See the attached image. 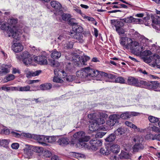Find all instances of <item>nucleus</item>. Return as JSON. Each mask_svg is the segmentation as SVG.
<instances>
[{
	"mask_svg": "<svg viewBox=\"0 0 160 160\" xmlns=\"http://www.w3.org/2000/svg\"><path fill=\"white\" fill-rule=\"evenodd\" d=\"M73 136L78 141V142L77 144V146L81 148H84L86 143L85 142H88L90 139L89 136H85V132L82 131L77 132L73 135Z\"/></svg>",
	"mask_w": 160,
	"mask_h": 160,
	"instance_id": "nucleus-1",
	"label": "nucleus"
},
{
	"mask_svg": "<svg viewBox=\"0 0 160 160\" xmlns=\"http://www.w3.org/2000/svg\"><path fill=\"white\" fill-rule=\"evenodd\" d=\"M54 72L56 76H58L60 78L63 79L64 82H71L75 79L74 76L72 75L68 76L64 70L60 69H55Z\"/></svg>",
	"mask_w": 160,
	"mask_h": 160,
	"instance_id": "nucleus-2",
	"label": "nucleus"
},
{
	"mask_svg": "<svg viewBox=\"0 0 160 160\" xmlns=\"http://www.w3.org/2000/svg\"><path fill=\"white\" fill-rule=\"evenodd\" d=\"M1 29L3 30H6L9 37H12L15 39L19 40L20 39V32L19 33L16 31L13 33V31L11 30V27L9 25L8 23H4L1 26Z\"/></svg>",
	"mask_w": 160,
	"mask_h": 160,
	"instance_id": "nucleus-3",
	"label": "nucleus"
},
{
	"mask_svg": "<svg viewBox=\"0 0 160 160\" xmlns=\"http://www.w3.org/2000/svg\"><path fill=\"white\" fill-rule=\"evenodd\" d=\"M90 146H89L87 143L84 146V148L88 149H92V150H97L99 147L102 145V141L101 140H98L94 138L90 140Z\"/></svg>",
	"mask_w": 160,
	"mask_h": 160,
	"instance_id": "nucleus-4",
	"label": "nucleus"
},
{
	"mask_svg": "<svg viewBox=\"0 0 160 160\" xmlns=\"http://www.w3.org/2000/svg\"><path fill=\"white\" fill-rule=\"evenodd\" d=\"M16 58L19 60L22 59L23 62L26 65L30 64L32 61V58L30 57V54L27 51H25L20 55L16 54Z\"/></svg>",
	"mask_w": 160,
	"mask_h": 160,
	"instance_id": "nucleus-5",
	"label": "nucleus"
},
{
	"mask_svg": "<svg viewBox=\"0 0 160 160\" xmlns=\"http://www.w3.org/2000/svg\"><path fill=\"white\" fill-rule=\"evenodd\" d=\"M90 67L84 68L76 72L77 76L82 78L90 80Z\"/></svg>",
	"mask_w": 160,
	"mask_h": 160,
	"instance_id": "nucleus-6",
	"label": "nucleus"
},
{
	"mask_svg": "<svg viewBox=\"0 0 160 160\" xmlns=\"http://www.w3.org/2000/svg\"><path fill=\"white\" fill-rule=\"evenodd\" d=\"M133 141L135 142V144L132 147V150L133 152H137L144 149V146L140 143V138L139 137H136L133 139Z\"/></svg>",
	"mask_w": 160,
	"mask_h": 160,
	"instance_id": "nucleus-7",
	"label": "nucleus"
},
{
	"mask_svg": "<svg viewBox=\"0 0 160 160\" xmlns=\"http://www.w3.org/2000/svg\"><path fill=\"white\" fill-rule=\"evenodd\" d=\"M90 59L89 57L83 55L81 58L79 56L75 57L73 59V62L78 66L80 65H86L87 61L89 60Z\"/></svg>",
	"mask_w": 160,
	"mask_h": 160,
	"instance_id": "nucleus-8",
	"label": "nucleus"
},
{
	"mask_svg": "<svg viewBox=\"0 0 160 160\" xmlns=\"http://www.w3.org/2000/svg\"><path fill=\"white\" fill-rule=\"evenodd\" d=\"M120 118V117L119 114H113L110 115L108 117V120L106 122V124L108 126H113L115 124L119 122L118 120Z\"/></svg>",
	"mask_w": 160,
	"mask_h": 160,
	"instance_id": "nucleus-9",
	"label": "nucleus"
},
{
	"mask_svg": "<svg viewBox=\"0 0 160 160\" xmlns=\"http://www.w3.org/2000/svg\"><path fill=\"white\" fill-rule=\"evenodd\" d=\"M90 80L92 77H95L97 80H102V72H103L100 71H99L90 68Z\"/></svg>",
	"mask_w": 160,
	"mask_h": 160,
	"instance_id": "nucleus-10",
	"label": "nucleus"
},
{
	"mask_svg": "<svg viewBox=\"0 0 160 160\" xmlns=\"http://www.w3.org/2000/svg\"><path fill=\"white\" fill-rule=\"evenodd\" d=\"M143 19L141 18H133L132 16H130L126 18L121 19L122 22L126 23H133L142 24L143 22Z\"/></svg>",
	"mask_w": 160,
	"mask_h": 160,
	"instance_id": "nucleus-11",
	"label": "nucleus"
},
{
	"mask_svg": "<svg viewBox=\"0 0 160 160\" xmlns=\"http://www.w3.org/2000/svg\"><path fill=\"white\" fill-rule=\"evenodd\" d=\"M50 4L52 7L54 9L55 14L56 15L62 14V11L61 10L62 5L59 2L56 1H53L51 2Z\"/></svg>",
	"mask_w": 160,
	"mask_h": 160,
	"instance_id": "nucleus-12",
	"label": "nucleus"
},
{
	"mask_svg": "<svg viewBox=\"0 0 160 160\" xmlns=\"http://www.w3.org/2000/svg\"><path fill=\"white\" fill-rule=\"evenodd\" d=\"M92 122L89 126V129L91 131H94L98 129V125L103 124L105 121L103 119L100 118L98 121Z\"/></svg>",
	"mask_w": 160,
	"mask_h": 160,
	"instance_id": "nucleus-13",
	"label": "nucleus"
},
{
	"mask_svg": "<svg viewBox=\"0 0 160 160\" xmlns=\"http://www.w3.org/2000/svg\"><path fill=\"white\" fill-rule=\"evenodd\" d=\"M17 19L12 18L9 19L8 22L10 27H11V30H12V31H13V33H15L16 31L18 33H19V32H20V37L22 33L21 30L20 29H17L15 26V24L17 22Z\"/></svg>",
	"mask_w": 160,
	"mask_h": 160,
	"instance_id": "nucleus-14",
	"label": "nucleus"
},
{
	"mask_svg": "<svg viewBox=\"0 0 160 160\" xmlns=\"http://www.w3.org/2000/svg\"><path fill=\"white\" fill-rule=\"evenodd\" d=\"M129 48L134 49L136 52H141L144 50L143 47L139 45V43L136 41H133L132 40V42L129 43Z\"/></svg>",
	"mask_w": 160,
	"mask_h": 160,
	"instance_id": "nucleus-15",
	"label": "nucleus"
},
{
	"mask_svg": "<svg viewBox=\"0 0 160 160\" xmlns=\"http://www.w3.org/2000/svg\"><path fill=\"white\" fill-rule=\"evenodd\" d=\"M131 42L132 39L127 37H121L119 40L120 44L126 49L129 48V44Z\"/></svg>",
	"mask_w": 160,
	"mask_h": 160,
	"instance_id": "nucleus-16",
	"label": "nucleus"
},
{
	"mask_svg": "<svg viewBox=\"0 0 160 160\" xmlns=\"http://www.w3.org/2000/svg\"><path fill=\"white\" fill-rule=\"evenodd\" d=\"M11 65L3 64L0 66V75H4L9 72Z\"/></svg>",
	"mask_w": 160,
	"mask_h": 160,
	"instance_id": "nucleus-17",
	"label": "nucleus"
},
{
	"mask_svg": "<svg viewBox=\"0 0 160 160\" xmlns=\"http://www.w3.org/2000/svg\"><path fill=\"white\" fill-rule=\"evenodd\" d=\"M69 35L73 38L77 40V42L80 43H82L84 42L83 39V36L80 33H74L72 32H70Z\"/></svg>",
	"mask_w": 160,
	"mask_h": 160,
	"instance_id": "nucleus-18",
	"label": "nucleus"
},
{
	"mask_svg": "<svg viewBox=\"0 0 160 160\" xmlns=\"http://www.w3.org/2000/svg\"><path fill=\"white\" fill-rule=\"evenodd\" d=\"M148 89H152L156 91H160V83L157 82H151L149 83Z\"/></svg>",
	"mask_w": 160,
	"mask_h": 160,
	"instance_id": "nucleus-19",
	"label": "nucleus"
},
{
	"mask_svg": "<svg viewBox=\"0 0 160 160\" xmlns=\"http://www.w3.org/2000/svg\"><path fill=\"white\" fill-rule=\"evenodd\" d=\"M12 49L14 52H19L23 50V46L20 43H14L12 46Z\"/></svg>",
	"mask_w": 160,
	"mask_h": 160,
	"instance_id": "nucleus-20",
	"label": "nucleus"
},
{
	"mask_svg": "<svg viewBox=\"0 0 160 160\" xmlns=\"http://www.w3.org/2000/svg\"><path fill=\"white\" fill-rule=\"evenodd\" d=\"M35 139L38 142L43 146H46L48 144L46 143L47 140L46 139L47 136L44 135H37L35 136Z\"/></svg>",
	"mask_w": 160,
	"mask_h": 160,
	"instance_id": "nucleus-21",
	"label": "nucleus"
},
{
	"mask_svg": "<svg viewBox=\"0 0 160 160\" xmlns=\"http://www.w3.org/2000/svg\"><path fill=\"white\" fill-rule=\"evenodd\" d=\"M35 61L40 64H47L48 62L47 58L44 56H40L36 57L34 58Z\"/></svg>",
	"mask_w": 160,
	"mask_h": 160,
	"instance_id": "nucleus-22",
	"label": "nucleus"
},
{
	"mask_svg": "<svg viewBox=\"0 0 160 160\" xmlns=\"http://www.w3.org/2000/svg\"><path fill=\"white\" fill-rule=\"evenodd\" d=\"M139 81L138 79L135 78L130 77L127 79V83L129 85H134L137 86H139L138 84Z\"/></svg>",
	"mask_w": 160,
	"mask_h": 160,
	"instance_id": "nucleus-23",
	"label": "nucleus"
},
{
	"mask_svg": "<svg viewBox=\"0 0 160 160\" xmlns=\"http://www.w3.org/2000/svg\"><path fill=\"white\" fill-rule=\"evenodd\" d=\"M88 118L92 120V122H98L100 118H98V112H93L88 115Z\"/></svg>",
	"mask_w": 160,
	"mask_h": 160,
	"instance_id": "nucleus-24",
	"label": "nucleus"
},
{
	"mask_svg": "<svg viewBox=\"0 0 160 160\" xmlns=\"http://www.w3.org/2000/svg\"><path fill=\"white\" fill-rule=\"evenodd\" d=\"M151 57L153 63L152 65L154 67H155L159 63L160 57L157 54H155Z\"/></svg>",
	"mask_w": 160,
	"mask_h": 160,
	"instance_id": "nucleus-25",
	"label": "nucleus"
},
{
	"mask_svg": "<svg viewBox=\"0 0 160 160\" xmlns=\"http://www.w3.org/2000/svg\"><path fill=\"white\" fill-rule=\"evenodd\" d=\"M83 31V28L81 26L78 25V23L75 24L72 27V32L74 33H82Z\"/></svg>",
	"mask_w": 160,
	"mask_h": 160,
	"instance_id": "nucleus-26",
	"label": "nucleus"
},
{
	"mask_svg": "<svg viewBox=\"0 0 160 160\" xmlns=\"http://www.w3.org/2000/svg\"><path fill=\"white\" fill-rule=\"evenodd\" d=\"M52 87V85L50 83H45L41 84L39 87L40 89L44 91L50 89Z\"/></svg>",
	"mask_w": 160,
	"mask_h": 160,
	"instance_id": "nucleus-27",
	"label": "nucleus"
},
{
	"mask_svg": "<svg viewBox=\"0 0 160 160\" xmlns=\"http://www.w3.org/2000/svg\"><path fill=\"white\" fill-rule=\"evenodd\" d=\"M61 55L60 52L57 51L56 50H54L51 53V57L54 59H57L60 58Z\"/></svg>",
	"mask_w": 160,
	"mask_h": 160,
	"instance_id": "nucleus-28",
	"label": "nucleus"
},
{
	"mask_svg": "<svg viewBox=\"0 0 160 160\" xmlns=\"http://www.w3.org/2000/svg\"><path fill=\"white\" fill-rule=\"evenodd\" d=\"M25 157L26 158H30L32 153V150L30 147H26L24 149Z\"/></svg>",
	"mask_w": 160,
	"mask_h": 160,
	"instance_id": "nucleus-29",
	"label": "nucleus"
},
{
	"mask_svg": "<svg viewBox=\"0 0 160 160\" xmlns=\"http://www.w3.org/2000/svg\"><path fill=\"white\" fill-rule=\"evenodd\" d=\"M74 42L67 41L63 43V46L65 49H72L73 48Z\"/></svg>",
	"mask_w": 160,
	"mask_h": 160,
	"instance_id": "nucleus-30",
	"label": "nucleus"
},
{
	"mask_svg": "<svg viewBox=\"0 0 160 160\" xmlns=\"http://www.w3.org/2000/svg\"><path fill=\"white\" fill-rule=\"evenodd\" d=\"M110 150L113 153H118L120 151V148L118 145H113L111 147Z\"/></svg>",
	"mask_w": 160,
	"mask_h": 160,
	"instance_id": "nucleus-31",
	"label": "nucleus"
},
{
	"mask_svg": "<svg viewBox=\"0 0 160 160\" xmlns=\"http://www.w3.org/2000/svg\"><path fill=\"white\" fill-rule=\"evenodd\" d=\"M69 140L67 138H61L59 139L58 142L60 145H67L69 143Z\"/></svg>",
	"mask_w": 160,
	"mask_h": 160,
	"instance_id": "nucleus-32",
	"label": "nucleus"
},
{
	"mask_svg": "<svg viewBox=\"0 0 160 160\" xmlns=\"http://www.w3.org/2000/svg\"><path fill=\"white\" fill-rule=\"evenodd\" d=\"M119 157L120 159H123L129 158L131 156L128 153L122 151L121 153L119 155Z\"/></svg>",
	"mask_w": 160,
	"mask_h": 160,
	"instance_id": "nucleus-33",
	"label": "nucleus"
},
{
	"mask_svg": "<svg viewBox=\"0 0 160 160\" xmlns=\"http://www.w3.org/2000/svg\"><path fill=\"white\" fill-rule=\"evenodd\" d=\"M116 135L114 133H111L105 139V140L107 142H112L116 138Z\"/></svg>",
	"mask_w": 160,
	"mask_h": 160,
	"instance_id": "nucleus-34",
	"label": "nucleus"
},
{
	"mask_svg": "<svg viewBox=\"0 0 160 160\" xmlns=\"http://www.w3.org/2000/svg\"><path fill=\"white\" fill-rule=\"evenodd\" d=\"M125 132L124 129L121 127L119 128L114 132V133L116 135L120 136L124 134Z\"/></svg>",
	"mask_w": 160,
	"mask_h": 160,
	"instance_id": "nucleus-35",
	"label": "nucleus"
},
{
	"mask_svg": "<svg viewBox=\"0 0 160 160\" xmlns=\"http://www.w3.org/2000/svg\"><path fill=\"white\" fill-rule=\"evenodd\" d=\"M42 72L41 70H37L36 71L33 72L31 71L29 72L27 74L28 76H35L38 75Z\"/></svg>",
	"mask_w": 160,
	"mask_h": 160,
	"instance_id": "nucleus-36",
	"label": "nucleus"
},
{
	"mask_svg": "<svg viewBox=\"0 0 160 160\" xmlns=\"http://www.w3.org/2000/svg\"><path fill=\"white\" fill-rule=\"evenodd\" d=\"M113 25L116 28L121 27H122L124 24L122 21L116 20L114 21Z\"/></svg>",
	"mask_w": 160,
	"mask_h": 160,
	"instance_id": "nucleus-37",
	"label": "nucleus"
},
{
	"mask_svg": "<svg viewBox=\"0 0 160 160\" xmlns=\"http://www.w3.org/2000/svg\"><path fill=\"white\" fill-rule=\"evenodd\" d=\"M119 116L120 118H121L122 119H127L131 118L130 112H126L122 113L120 115H119Z\"/></svg>",
	"mask_w": 160,
	"mask_h": 160,
	"instance_id": "nucleus-38",
	"label": "nucleus"
},
{
	"mask_svg": "<svg viewBox=\"0 0 160 160\" xmlns=\"http://www.w3.org/2000/svg\"><path fill=\"white\" fill-rule=\"evenodd\" d=\"M102 73V79L104 78H107L110 79H113L115 78V76L112 74L107 73L103 72Z\"/></svg>",
	"mask_w": 160,
	"mask_h": 160,
	"instance_id": "nucleus-39",
	"label": "nucleus"
},
{
	"mask_svg": "<svg viewBox=\"0 0 160 160\" xmlns=\"http://www.w3.org/2000/svg\"><path fill=\"white\" fill-rule=\"evenodd\" d=\"M149 121L152 123H155L159 121V118L157 117L150 116L148 117Z\"/></svg>",
	"mask_w": 160,
	"mask_h": 160,
	"instance_id": "nucleus-40",
	"label": "nucleus"
},
{
	"mask_svg": "<svg viewBox=\"0 0 160 160\" xmlns=\"http://www.w3.org/2000/svg\"><path fill=\"white\" fill-rule=\"evenodd\" d=\"M149 83V82H146L144 80H141L139 82L138 84L139 85V87H141V85H143L144 88L148 89V87Z\"/></svg>",
	"mask_w": 160,
	"mask_h": 160,
	"instance_id": "nucleus-41",
	"label": "nucleus"
},
{
	"mask_svg": "<svg viewBox=\"0 0 160 160\" xmlns=\"http://www.w3.org/2000/svg\"><path fill=\"white\" fill-rule=\"evenodd\" d=\"M53 81L54 82L61 83H62L64 82V80L63 79H62L61 78H60L59 76L56 75L54 77L53 79Z\"/></svg>",
	"mask_w": 160,
	"mask_h": 160,
	"instance_id": "nucleus-42",
	"label": "nucleus"
},
{
	"mask_svg": "<svg viewBox=\"0 0 160 160\" xmlns=\"http://www.w3.org/2000/svg\"><path fill=\"white\" fill-rule=\"evenodd\" d=\"M30 89V86L29 85H27L23 87H20L19 91L21 92L31 91Z\"/></svg>",
	"mask_w": 160,
	"mask_h": 160,
	"instance_id": "nucleus-43",
	"label": "nucleus"
},
{
	"mask_svg": "<svg viewBox=\"0 0 160 160\" xmlns=\"http://www.w3.org/2000/svg\"><path fill=\"white\" fill-rule=\"evenodd\" d=\"M46 140H47V142L52 143L56 141V138L54 137L47 136Z\"/></svg>",
	"mask_w": 160,
	"mask_h": 160,
	"instance_id": "nucleus-44",
	"label": "nucleus"
},
{
	"mask_svg": "<svg viewBox=\"0 0 160 160\" xmlns=\"http://www.w3.org/2000/svg\"><path fill=\"white\" fill-rule=\"evenodd\" d=\"M58 15V14H57ZM58 15H61L62 19L64 21L68 20L69 18H70L71 16L69 14H66L62 13L61 14H58Z\"/></svg>",
	"mask_w": 160,
	"mask_h": 160,
	"instance_id": "nucleus-45",
	"label": "nucleus"
},
{
	"mask_svg": "<svg viewBox=\"0 0 160 160\" xmlns=\"http://www.w3.org/2000/svg\"><path fill=\"white\" fill-rule=\"evenodd\" d=\"M42 154L44 158H49L52 156V153L48 150H45L42 152Z\"/></svg>",
	"mask_w": 160,
	"mask_h": 160,
	"instance_id": "nucleus-46",
	"label": "nucleus"
},
{
	"mask_svg": "<svg viewBox=\"0 0 160 160\" xmlns=\"http://www.w3.org/2000/svg\"><path fill=\"white\" fill-rule=\"evenodd\" d=\"M125 79L124 78L122 77H120L117 78L115 80V82L117 83H119L121 84H123L125 83Z\"/></svg>",
	"mask_w": 160,
	"mask_h": 160,
	"instance_id": "nucleus-47",
	"label": "nucleus"
},
{
	"mask_svg": "<svg viewBox=\"0 0 160 160\" xmlns=\"http://www.w3.org/2000/svg\"><path fill=\"white\" fill-rule=\"evenodd\" d=\"M100 152V153L105 155H108L109 154V151L106 148H101Z\"/></svg>",
	"mask_w": 160,
	"mask_h": 160,
	"instance_id": "nucleus-48",
	"label": "nucleus"
},
{
	"mask_svg": "<svg viewBox=\"0 0 160 160\" xmlns=\"http://www.w3.org/2000/svg\"><path fill=\"white\" fill-rule=\"evenodd\" d=\"M51 64L53 67H57L60 65V63L58 61L54 60H51Z\"/></svg>",
	"mask_w": 160,
	"mask_h": 160,
	"instance_id": "nucleus-49",
	"label": "nucleus"
},
{
	"mask_svg": "<svg viewBox=\"0 0 160 160\" xmlns=\"http://www.w3.org/2000/svg\"><path fill=\"white\" fill-rule=\"evenodd\" d=\"M106 134V132H97L95 136L96 138H102Z\"/></svg>",
	"mask_w": 160,
	"mask_h": 160,
	"instance_id": "nucleus-50",
	"label": "nucleus"
},
{
	"mask_svg": "<svg viewBox=\"0 0 160 160\" xmlns=\"http://www.w3.org/2000/svg\"><path fill=\"white\" fill-rule=\"evenodd\" d=\"M33 150L35 152L40 153L43 152V149L42 147L35 146L33 148Z\"/></svg>",
	"mask_w": 160,
	"mask_h": 160,
	"instance_id": "nucleus-51",
	"label": "nucleus"
},
{
	"mask_svg": "<svg viewBox=\"0 0 160 160\" xmlns=\"http://www.w3.org/2000/svg\"><path fill=\"white\" fill-rule=\"evenodd\" d=\"M155 135H154L151 134H147L145 136V138L147 140L152 139V140H155V139H153L154 138H155Z\"/></svg>",
	"mask_w": 160,
	"mask_h": 160,
	"instance_id": "nucleus-52",
	"label": "nucleus"
},
{
	"mask_svg": "<svg viewBox=\"0 0 160 160\" xmlns=\"http://www.w3.org/2000/svg\"><path fill=\"white\" fill-rule=\"evenodd\" d=\"M125 124L128 127L133 129V128H137V126L132 124V123L131 122L128 121H126L125 122Z\"/></svg>",
	"mask_w": 160,
	"mask_h": 160,
	"instance_id": "nucleus-53",
	"label": "nucleus"
},
{
	"mask_svg": "<svg viewBox=\"0 0 160 160\" xmlns=\"http://www.w3.org/2000/svg\"><path fill=\"white\" fill-rule=\"evenodd\" d=\"M116 30L119 35L124 34V30L123 28V27L116 28Z\"/></svg>",
	"mask_w": 160,
	"mask_h": 160,
	"instance_id": "nucleus-54",
	"label": "nucleus"
},
{
	"mask_svg": "<svg viewBox=\"0 0 160 160\" xmlns=\"http://www.w3.org/2000/svg\"><path fill=\"white\" fill-rule=\"evenodd\" d=\"M152 54V52L149 50H145L141 52V54L145 56H150Z\"/></svg>",
	"mask_w": 160,
	"mask_h": 160,
	"instance_id": "nucleus-55",
	"label": "nucleus"
},
{
	"mask_svg": "<svg viewBox=\"0 0 160 160\" xmlns=\"http://www.w3.org/2000/svg\"><path fill=\"white\" fill-rule=\"evenodd\" d=\"M143 60L144 61L148 63H149L152 62V57L150 56L149 57H144L143 58Z\"/></svg>",
	"mask_w": 160,
	"mask_h": 160,
	"instance_id": "nucleus-56",
	"label": "nucleus"
},
{
	"mask_svg": "<svg viewBox=\"0 0 160 160\" xmlns=\"http://www.w3.org/2000/svg\"><path fill=\"white\" fill-rule=\"evenodd\" d=\"M98 116L99 115L100 117L103 118H108V115L106 113L103 112H98Z\"/></svg>",
	"mask_w": 160,
	"mask_h": 160,
	"instance_id": "nucleus-57",
	"label": "nucleus"
},
{
	"mask_svg": "<svg viewBox=\"0 0 160 160\" xmlns=\"http://www.w3.org/2000/svg\"><path fill=\"white\" fill-rule=\"evenodd\" d=\"M22 136H23L28 138H33V135L29 133L23 132L21 133Z\"/></svg>",
	"mask_w": 160,
	"mask_h": 160,
	"instance_id": "nucleus-58",
	"label": "nucleus"
},
{
	"mask_svg": "<svg viewBox=\"0 0 160 160\" xmlns=\"http://www.w3.org/2000/svg\"><path fill=\"white\" fill-rule=\"evenodd\" d=\"M151 128L153 132L158 133L160 132V128L155 126H153L151 127Z\"/></svg>",
	"mask_w": 160,
	"mask_h": 160,
	"instance_id": "nucleus-59",
	"label": "nucleus"
},
{
	"mask_svg": "<svg viewBox=\"0 0 160 160\" xmlns=\"http://www.w3.org/2000/svg\"><path fill=\"white\" fill-rule=\"evenodd\" d=\"M125 3L126 4V5L123 4H119L120 8H128L131 7V5L130 3Z\"/></svg>",
	"mask_w": 160,
	"mask_h": 160,
	"instance_id": "nucleus-60",
	"label": "nucleus"
},
{
	"mask_svg": "<svg viewBox=\"0 0 160 160\" xmlns=\"http://www.w3.org/2000/svg\"><path fill=\"white\" fill-rule=\"evenodd\" d=\"M75 19L73 18H72L70 19L69 21H68V24L73 26H74L75 24H77V23H76L75 22Z\"/></svg>",
	"mask_w": 160,
	"mask_h": 160,
	"instance_id": "nucleus-61",
	"label": "nucleus"
},
{
	"mask_svg": "<svg viewBox=\"0 0 160 160\" xmlns=\"http://www.w3.org/2000/svg\"><path fill=\"white\" fill-rule=\"evenodd\" d=\"M7 81H10L13 80L15 78V76L12 74H10L6 77Z\"/></svg>",
	"mask_w": 160,
	"mask_h": 160,
	"instance_id": "nucleus-62",
	"label": "nucleus"
},
{
	"mask_svg": "<svg viewBox=\"0 0 160 160\" xmlns=\"http://www.w3.org/2000/svg\"><path fill=\"white\" fill-rule=\"evenodd\" d=\"M84 15L82 16L84 19H86L88 21H91L92 22L95 21V19L93 18L87 16L85 15Z\"/></svg>",
	"mask_w": 160,
	"mask_h": 160,
	"instance_id": "nucleus-63",
	"label": "nucleus"
},
{
	"mask_svg": "<svg viewBox=\"0 0 160 160\" xmlns=\"http://www.w3.org/2000/svg\"><path fill=\"white\" fill-rule=\"evenodd\" d=\"M10 132V130L6 128H3L1 131L2 133L5 134L6 135L9 134Z\"/></svg>",
	"mask_w": 160,
	"mask_h": 160,
	"instance_id": "nucleus-64",
	"label": "nucleus"
}]
</instances>
